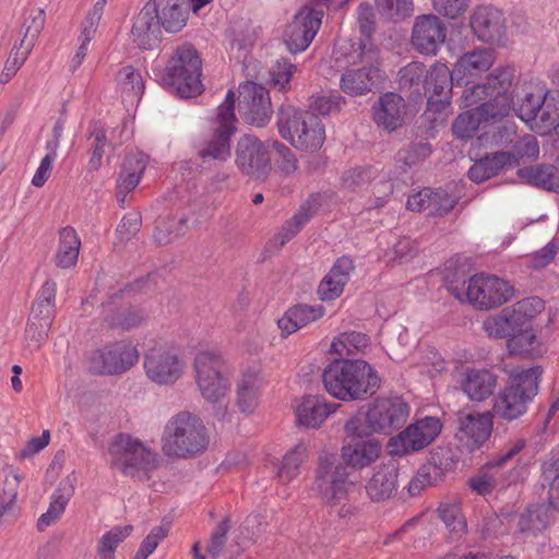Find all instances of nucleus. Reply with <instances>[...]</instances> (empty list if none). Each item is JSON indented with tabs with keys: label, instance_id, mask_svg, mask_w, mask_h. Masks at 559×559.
<instances>
[{
	"label": "nucleus",
	"instance_id": "1",
	"mask_svg": "<svg viewBox=\"0 0 559 559\" xmlns=\"http://www.w3.org/2000/svg\"><path fill=\"white\" fill-rule=\"evenodd\" d=\"M326 391L341 401L365 400L381 384L377 371L361 359H335L322 373Z\"/></svg>",
	"mask_w": 559,
	"mask_h": 559
},
{
	"label": "nucleus",
	"instance_id": "2",
	"mask_svg": "<svg viewBox=\"0 0 559 559\" xmlns=\"http://www.w3.org/2000/svg\"><path fill=\"white\" fill-rule=\"evenodd\" d=\"M162 443L166 456L190 459L206 450L210 437L200 417L190 412H179L166 423Z\"/></svg>",
	"mask_w": 559,
	"mask_h": 559
},
{
	"label": "nucleus",
	"instance_id": "3",
	"mask_svg": "<svg viewBox=\"0 0 559 559\" xmlns=\"http://www.w3.org/2000/svg\"><path fill=\"white\" fill-rule=\"evenodd\" d=\"M108 455L112 468L140 480L148 479L158 466V454L127 433L116 436L109 444Z\"/></svg>",
	"mask_w": 559,
	"mask_h": 559
},
{
	"label": "nucleus",
	"instance_id": "4",
	"mask_svg": "<svg viewBox=\"0 0 559 559\" xmlns=\"http://www.w3.org/2000/svg\"><path fill=\"white\" fill-rule=\"evenodd\" d=\"M354 488L355 484L349 480L346 466L338 463L334 454L321 453L312 490L329 507L341 506L337 511L341 518H345L352 512L350 506H347L345 501Z\"/></svg>",
	"mask_w": 559,
	"mask_h": 559
},
{
	"label": "nucleus",
	"instance_id": "5",
	"mask_svg": "<svg viewBox=\"0 0 559 559\" xmlns=\"http://www.w3.org/2000/svg\"><path fill=\"white\" fill-rule=\"evenodd\" d=\"M540 367L514 370L509 384L495 399L492 416L512 421L527 411L528 402L537 394Z\"/></svg>",
	"mask_w": 559,
	"mask_h": 559
},
{
	"label": "nucleus",
	"instance_id": "6",
	"mask_svg": "<svg viewBox=\"0 0 559 559\" xmlns=\"http://www.w3.org/2000/svg\"><path fill=\"white\" fill-rule=\"evenodd\" d=\"M194 380L201 396L209 403L222 402L229 393L233 371L216 350H200L193 361Z\"/></svg>",
	"mask_w": 559,
	"mask_h": 559
},
{
	"label": "nucleus",
	"instance_id": "7",
	"mask_svg": "<svg viewBox=\"0 0 559 559\" xmlns=\"http://www.w3.org/2000/svg\"><path fill=\"white\" fill-rule=\"evenodd\" d=\"M202 60L190 44L178 46L165 67L163 83L176 90L182 98H190L203 92Z\"/></svg>",
	"mask_w": 559,
	"mask_h": 559
},
{
	"label": "nucleus",
	"instance_id": "8",
	"mask_svg": "<svg viewBox=\"0 0 559 559\" xmlns=\"http://www.w3.org/2000/svg\"><path fill=\"white\" fill-rule=\"evenodd\" d=\"M449 292L459 300H467L479 310L499 307L513 296V286L509 282L485 274H476L468 280L467 287L460 290L449 286Z\"/></svg>",
	"mask_w": 559,
	"mask_h": 559
},
{
	"label": "nucleus",
	"instance_id": "9",
	"mask_svg": "<svg viewBox=\"0 0 559 559\" xmlns=\"http://www.w3.org/2000/svg\"><path fill=\"white\" fill-rule=\"evenodd\" d=\"M344 429L346 437L342 447V459L346 466L362 469L379 459L382 445L366 431L361 415L349 418Z\"/></svg>",
	"mask_w": 559,
	"mask_h": 559
},
{
	"label": "nucleus",
	"instance_id": "10",
	"mask_svg": "<svg viewBox=\"0 0 559 559\" xmlns=\"http://www.w3.org/2000/svg\"><path fill=\"white\" fill-rule=\"evenodd\" d=\"M408 404L400 396L378 397L361 415L369 433L392 435L401 429L409 416Z\"/></svg>",
	"mask_w": 559,
	"mask_h": 559
},
{
	"label": "nucleus",
	"instance_id": "11",
	"mask_svg": "<svg viewBox=\"0 0 559 559\" xmlns=\"http://www.w3.org/2000/svg\"><path fill=\"white\" fill-rule=\"evenodd\" d=\"M277 128L284 140H325V126L319 116L282 106L278 111Z\"/></svg>",
	"mask_w": 559,
	"mask_h": 559
},
{
	"label": "nucleus",
	"instance_id": "12",
	"mask_svg": "<svg viewBox=\"0 0 559 559\" xmlns=\"http://www.w3.org/2000/svg\"><path fill=\"white\" fill-rule=\"evenodd\" d=\"M441 429L442 424L438 417L427 416L418 419L390 439V454L402 456L423 450L439 436Z\"/></svg>",
	"mask_w": 559,
	"mask_h": 559
},
{
	"label": "nucleus",
	"instance_id": "13",
	"mask_svg": "<svg viewBox=\"0 0 559 559\" xmlns=\"http://www.w3.org/2000/svg\"><path fill=\"white\" fill-rule=\"evenodd\" d=\"M514 68L500 66L492 70L485 79L484 84L489 92L490 99L480 104V110L493 118H502L511 110L512 98L509 90L514 79Z\"/></svg>",
	"mask_w": 559,
	"mask_h": 559
},
{
	"label": "nucleus",
	"instance_id": "14",
	"mask_svg": "<svg viewBox=\"0 0 559 559\" xmlns=\"http://www.w3.org/2000/svg\"><path fill=\"white\" fill-rule=\"evenodd\" d=\"M138 358L135 346L119 342L94 352L90 357V370L97 374H120L129 370Z\"/></svg>",
	"mask_w": 559,
	"mask_h": 559
},
{
	"label": "nucleus",
	"instance_id": "15",
	"mask_svg": "<svg viewBox=\"0 0 559 559\" xmlns=\"http://www.w3.org/2000/svg\"><path fill=\"white\" fill-rule=\"evenodd\" d=\"M238 107L242 119L258 128L266 126L273 114L269 91L249 81L239 86Z\"/></svg>",
	"mask_w": 559,
	"mask_h": 559
},
{
	"label": "nucleus",
	"instance_id": "16",
	"mask_svg": "<svg viewBox=\"0 0 559 559\" xmlns=\"http://www.w3.org/2000/svg\"><path fill=\"white\" fill-rule=\"evenodd\" d=\"M185 361L171 349L154 348L144 356L146 377L157 385H173L183 374Z\"/></svg>",
	"mask_w": 559,
	"mask_h": 559
},
{
	"label": "nucleus",
	"instance_id": "17",
	"mask_svg": "<svg viewBox=\"0 0 559 559\" xmlns=\"http://www.w3.org/2000/svg\"><path fill=\"white\" fill-rule=\"evenodd\" d=\"M497 60L492 48L476 47L464 52L454 63L452 80L456 86H467L488 72Z\"/></svg>",
	"mask_w": 559,
	"mask_h": 559
},
{
	"label": "nucleus",
	"instance_id": "18",
	"mask_svg": "<svg viewBox=\"0 0 559 559\" xmlns=\"http://www.w3.org/2000/svg\"><path fill=\"white\" fill-rule=\"evenodd\" d=\"M322 16L323 12L313 8L299 10L285 31V43L290 52L297 53L309 47L321 26Z\"/></svg>",
	"mask_w": 559,
	"mask_h": 559
},
{
	"label": "nucleus",
	"instance_id": "19",
	"mask_svg": "<svg viewBox=\"0 0 559 559\" xmlns=\"http://www.w3.org/2000/svg\"><path fill=\"white\" fill-rule=\"evenodd\" d=\"M447 38V26L439 15L424 14L416 17L412 44L421 55L436 56Z\"/></svg>",
	"mask_w": 559,
	"mask_h": 559
},
{
	"label": "nucleus",
	"instance_id": "20",
	"mask_svg": "<svg viewBox=\"0 0 559 559\" xmlns=\"http://www.w3.org/2000/svg\"><path fill=\"white\" fill-rule=\"evenodd\" d=\"M456 438L462 448L473 452L479 449L492 431V414L460 411L457 413Z\"/></svg>",
	"mask_w": 559,
	"mask_h": 559
},
{
	"label": "nucleus",
	"instance_id": "21",
	"mask_svg": "<svg viewBox=\"0 0 559 559\" xmlns=\"http://www.w3.org/2000/svg\"><path fill=\"white\" fill-rule=\"evenodd\" d=\"M153 2L163 29L168 34H177L187 26L190 12L198 13L211 0H154Z\"/></svg>",
	"mask_w": 559,
	"mask_h": 559
},
{
	"label": "nucleus",
	"instance_id": "22",
	"mask_svg": "<svg viewBox=\"0 0 559 559\" xmlns=\"http://www.w3.org/2000/svg\"><path fill=\"white\" fill-rule=\"evenodd\" d=\"M130 38L138 48L143 50H152L159 45L163 38V26L154 2H146L133 17Z\"/></svg>",
	"mask_w": 559,
	"mask_h": 559
},
{
	"label": "nucleus",
	"instance_id": "23",
	"mask_svg": "<svg viewBox=\"0 0 559 559\" xmlns=\"http://www.w3.org/2000/svg\"><path fill=\"white\" fill-rule=\"evenodd\" d=\"M236 164L242 174L254 180H265L272 169L264 142H238Z\"/></svg>",
	"mask_w": 559,
	"mask_h": 559
},
{
	"label": "nucleus",
	"instance_id": "24",
	"mask_svg": "<svg viewBox=\"0 0 559 559\" xmlns=\"http://www.w3.org/2000/svg\"><path fill=\"white\" fill-rule=\"evenodd\" d=\"M471 27L479 40L500 43L506 33L503 13L491 5H479L471 16Z\"/></svg>",
	"mask_w": 559,
	"mask_h": 559
},
{
	"label": "nucleus",
	"instance_id": "25",
	"mask_svg": "<svg viewBox=\"0 0 559 559\" xmlns=\"http://www.w3.org/2000/svg\"><path fill=\"white\" fill-rule=\"evenodd\" d=\"M107 0H97L90 8L80 24V34L78 36L79 47L71 60V70L75 71L85 60L88 45L94 39L99 22L103 17Z\"/></svg>",
	"mask_w": 559,
	"mask_h": 559
},
{
	"label": "nucleus",
	"instance_id": "26",
	"mask_svg": "<svg viewBox=\"0 0 559 559\" xmlns=\"http://www.w3.org/2000/svg\"><path fill=\"white\" fill-rule=\"evenodd\" d=\"M406 114V103L404 98L396 93H385L374 107L376 123L388 130L394 131L402 127Z\"/></svg>",
	"mask_w": 559,
	"mask_h": 559
},
{
	"label": "nucleus",
	"instance_id": "27",
	"mask_svg": "<svg viewBox=\"0 0 559 559\" xmlns=\"http://www.w3.org/2000/svg\"><path fill=\"white\" fill-rule=\"evenodd\" d=\"M340 406L338 403H328L322 396H306L297 406V421L307 428H318Z\"/></svg>",
	"mask_w": 559,
	"mask_h": 559
},
{
	"label": "nucleus",
	"instance_id": "28",
	"mask_svg": "<svg viewBox=\"0 0 559 559\" xmlns=\"http://www.w3.org/2000/svg\"><path fill=\"white\" fill-rule=\"evenodd\" d=\"M399 467L390 462L378 467L366 484V492L372 501L391 498L397 490Z\"/></svg>",
	"mask_w": 559,
	"mask_h": 559
},
{
	"label": "nucleus",
	"instance_id": "29",
	"mask_svg": "<svg viewBox=\"0 0 559 559\" xmlns=\"http://www.w3.org/2000/svg\"><path fill=\"white\" fill-rule=\"evenodd\" d=\"M324 314V307L321 305H298L289 308L285 314L278 319L277 326L284 336L290 335L307 324L317 321Z\"/></svg>",
	"mask_w": 559,
	"mask_h": 559
},
{
	"label": "nucleus",
	"instance_id": "30",
	"mask_svg": "<svg viewBox=\"0 0 559 559\" xmlns=\"http://www.w3.org/2000/svg\"><path fill=\"white\" fill-rule=\"evenodd\" d=\"M211 130L216 140H230L237 132L235 116V93L229 90L224 102L217 107L216 116L211 122Z\"/></svg>",
	"mask_w": 559,
	"mask_h": 559
},
{
	"label": "nucleus",
	"instance_id": "31",
	"mask_svg": "<svg viewBox=\"0 0 559 559\" xmlns=\"http://www.w3.org/2000/svg\"><path fill=\"white\" fill-rule=\"evenodd\" d=\"M559 128V93L550 92L545 98L531 130L540 136H547Z\"/></svg>",
	"mask_w": 559,
	"mask_h": 559
},
{
	"label": "nucleus",
	"instance_id": "32",
	"mask_svg": "<svg viewBox=\"0 0 559 559\" xmlns=\"http://www.w3.org/2000/svg\"><path fill=\"white\" fill-rule=\"evenodd\" d=\"M115 297L104 305L106 314L105 321L111 328L130 330L139 326L145 319V314L141 309L134 307L114 308Z\"/></svg>",
	"mask_w": 559,
	"mask_h": 559
},
{
	"label": "nucleus",
	"instance_id": "33",
	"mask_svg": "<svg viewBox=\"0 0 559 559\" xmlns=\"http://www.w3.org/2000/svg\"><path fill=\"white\" fill-rule=\"evenodd\" d=\"M378 74L379 69L374 67L347 71L341 78V88L352 96L364 95L371 91Z\"/></svg>",
	"mask_w": 559,
	"mask_h": 559
},
{
	"label": "nucleus",
	"instance_id": "34",
	"mask_svg": "<svg viewBox=\"0 0 559 559\" xmlns=\"http://www.w3.org/2000/svg\"><path fill=\"white\" fill-rule=\"evenodd\" d=\"M497 378L488 370H471L463 382V391L473 401H484L492 394Z\"/></svg>",
	"mask_w": 559,
	"mask_h": 559
},
{
	"label": "nucleus",
	"instance_id": "35",
	"mask_svg": "<svg viewBox=\"0 0 559 559\" xmlns=\"http://www.w3.org/2000/svg\"><path fill=\"white\" fill-rule=\"evenodd\" d=\"M73 492L74 486L70 479L60 481L57 490L52 495L47 512L38 519L37 526L39 531H44L61 516Z\"/></svg>",
	"mask_w": 559,
	"mask_h": 559
},
{
	"label": "nucleus",
	"instance_id": "36",
	"mask_svg": "<svg viewBox=\"0 0 559 559\" xmlns=\"http://www.w3.org/2000/svg\"><path fill=\"white\" fill-rule=\"evenodd\" d=\"M428 69L420 61H412L400 69L397 74L399 86L412 95H420L425 90Z\"/></svg>",
	"mask_w": 559,
	"mask_h": 559
},
{
	"label": "nucleus",
	"instance_id": "37",
	"mask_svg": "<svg viewBox=\"0 0 559 559\" xmlns=\"http://www.w3.org/2000/svg\"><path fill=\"white\" fill-rule=\"evenodd\" d=\"M480 110V105L472 110L460 114L453 124L452 133L457 140H471L479 129L481 121L496 120Z\"/></svg>",
	"mask_w": 559,
	"mask_h": 559
},
{
	"label": "nucleus",
	"instance_id": "38",
	"mask_svg": "<svg viewBox=\"0 0 559 559\" xmlns=\"http://www.w3.org/2000/svg\"><path fill=\"white\" fill-rule=\"evenodd\" d=\"M81 241L72 227H64L60 231V242L56 253V264L62 269L75 265L79 257Z\"/></svg>",
	"mask_w": 559,
	"mask_h": 559
},
{
	"label": "nucleus",
	"instance_id": "39",
	"mask_svg": "<svg viewBox=\"0 0 559 559\" xmlns=\"http://www.w3.org/2000/svg\"><path fill=\"white\" fill-rule=\"evenodd\" d=\"M380 169L373 165L355 166L343 171L340 187L343 190L357 191L380 177Z\"/></svg>",
	"mask_w": 559,
	"mask_h": 559
},
{
	"label": "nucleus",
	"instance_id": "40",
	"mask_svg": "<svg viewBox=\"0 0 559 559\" xmlns=\"http://www.w3.org/2000/svg\"><path fill=\"white\" fill-rule=\"evenodd\" d=\"M187 222L185 216L159 217L153 234L154 241L158 246H166L173 242L186 233Z\"/></svg>",
	"mask_w": 559,
	"mask_h": 559
},
{
	"label": "nucleus",
	"instance_id": "41",
	"mask_svg": "<svg viewBox=\"0 0 559 559\" xmlns=\"http://www.w3.org/2000/svg\"><path fill=\"white\" fill-rule=\"evenodd\" d=\"M542 485L548 489L549 506L559 511V452H552L542 466Z\"/></svg>",
	"mask_w": 559,
	"mask_h": 559
},
{
	"label": "nucleus",
	"instance_id": "42",
	"mask_svg": "<svg viewBox=\"0 0 559 559\" xmlns=\"http://www.w3.org/2000/svg\"><path fill=\"white\" fill-rule=\"evenodd\" d=\"M549 91L542 86H535L531 91H527L524 97L521 99L518 108V117L527 124L531 129V124L539 114L542 105L547 97Z\"/></svg>",
	"mask_w": 559,
	"mask_h": 559
},
{
	"label": "nucleus",
	"instance_id": "43",
	"mask_svg": "<svg viewBox=\"0 0 559 559\" xmlns=\"http://www.w3.org/2000/svg\"><path fill=\"white\" fill-rule=\"evenodd\" d=\"M260 380L255 372H245L237 384V405L243 413H250L257 405Z\"/></svg>",
	"mask_w": 559,
	"mask_h": 559
},
{
	"label": "nucleus",
	"instance_id": "44",
	"mask_svg": "<svg viewBox=\"0 0 559 559\" xmlns=\"http://www.w3.org/2000/svg\"><path fill=\"white\" fill-rule=\"evenodd\" d=\"M549 523L547 511L540 507H532L522 512L518 521V532L524 537L536 536Z\"/></svg>",
	"mask_w": 559,
	"mask_h": 559
},
{
	"label": "nucleus",
	"instance_id": "45",
	"mask_svg": "<svg viewBox=\"0 0 559 559\" xmlns=\"http://www.w3.org/2000/svg\"><path fill=\"white\" fill-rule=\"evenodd\" d=\"M451 84H454L452 71L445 63L436 61L428 71L425 90L431 91L432 96H441L444 91H451Z\"/></svg>",
	"mask_w": 559,
	"mask_h": 559
},
{
	"label": "nucleus",
	"instance_id": "46",
	"mask_svg": "<svg viewBox=\"0 0 559 559\" xmlns=\"http://www.w3.org/2000/svg\"><path fill=\"white\" fill-rule=\"evenodd\" d=\"M439 518L455 538H460L466 531V520L457 502H442L438 508Z\"/></svg>",
	"mask_w": 559,
	"mask_h": 559
},
{
	"label": "nucleus",
	"instance_id": "47",
	"mask_svg": "<svg viewBox=\"0 0 559 559\" xmlns=\"http://www.w3.org/2000/svg\"><path fill=\"white\" fill-rule=\"evenodd\" d=\"M46 21L45 11L40 8H33L28 11L22 26L23 37L19 43L33 49Z\"/></svg>",
	"mask_w": 559,
	"mask_h": 559
},
{
	"label": "nucleus",
	"instance_id": "48",
	"mask_svg": "<svg viewBox=\"0 0 559 559\" xmlns=\"http://www.w3.org/2000/svg\"><path fill=\"white\" fill-rule=\"evenodd\" d=\"M307 456V448L299 443L290 451H288L283 457L282 464L277 471V478L282 483H288L293 480L298 474L301 463Z\"/></svg>",
	"mask_w": 559,
	"mask_h": 559
},
{
	"label": "nucleus",
	"instance_id": "49",
	"mask_svg": "<svg viewBox=\"0 0 559 559\" xmlns=\"http://www.w3.org/2000/svg\"><path fill=\"white\" fill-rule=\"evenodd\" d=\"M452 112L450 97L445 95L444 98L435 99V96H431L427 102V108L423 117L429 122L428 128L433 130L443 126Z\"/></svg>",
	"mask_w": 559,
	"mask_h": 559
},
{
	"label": "nucleus",
	"instance_id": "50",
	"mask_svg": "<svg viewBox=\"0 0 559 559\" xmlns=\"http://www.w3.org/2000/svg\"><path fill=\"white\" fill-rule=\"evenodd\" d=\"M369 338L360 332L341 333L331 344V350L337 355H353L368 346Z\"/></svg>",
	"mask_w": 559,
	"mask_h": 559
},
{
	"label": "nucleus",
	"instance_id": "51",
	"mask_svg": "<svg viewBox=\"0 0 559 559\" xmlns=\"http://www.w3.org/2000/svg\"><path fill=\"white\" fill-rule=\"evenodd\" d=\"M536 336L527 329L516 331L508 338L507 346L512 355L533 356L538 353Z\"/></svg>",
	"mask_w": 559,
	"mask_h": 559
},
{
	"label": "nucleus",
	"instance_id": "52",
	"mask_svg": "<svg viewBox=\"0 0 559 559\" xmlns=\"http://www.w3.org/2000/svg\"><path fill=\"white\" fill-rule=\"evenodd\" d=\"M366 45L361 41L357 44V47L353 43H341L335 46L333 57L335 66L343 68L345 64H357L364 61L366 56Z\"/></svg>",
	"mask_w": 559,
	"mask_h": 559
},
{
	"label": "nucleus",
	"instance_id": "53",
	"mask_svg": "<svg viewBox=\"0 0 559 559\" xmlns=\"http://www.w3.org/2000/svg\"><path fill=\"white\" fill-rule=\"evenodd\" d=\"M31 51V48H26V46L21 43L14 44L0 73V84H7L11 81L24 64Z\"/></svg>",
	"mask_w": 559,
	"mask_h": 559
},
{
	"label": "nucleus",
	"instance_id": "54",
	"mask_svg": "<svg viewBox=\"0 0 559 559\" xmlns=\"http://www.w3.org/2000/svg\"><path fill=\"white\" fill-rule=\"evenodd\" d=\"M116 80L121 91L132 97L139 98L144 92L143 79L131 66L121 68L117 73Z\"/></svg>",
	"mask_w": 559,
	"mask_h": 559
},
{
	"label": "nucleus",
	"instance_id": "55",
	"mask_svg": "<svg viewBox=\"0 0 559 559\" xmlns=\"http://www.w3.org/2000/svg\"><path fill=\"white\" fill-rule=\"evenodd\" d=\"M22 475L15 469H9L5 473L2 491L0 493V503L4 507L5 514L10 513L16 502Z\"/></svg>",
	"mask_w": 559,
	"mask_h": 559
},
{
	"label": "nucleus",
	"instance_id": "56",
	"mask_svg": "<svg viewBox=\"0 0 559 559\" xmlns=\"http://www.w3.org/2000/svg\"><path fill=\"white\" fill-rule=\"evenodd\" d=\"M376 7L380 14L391 20H402L414 11L413 0H376Z\"/></svg>",
	"mask_w": 559,
	"mask_h": 559
},
{
	"label": "nucleus",
	"instance_id": "57",
	"mask_svg": "<svg viewBox=\"0 0 559 559\" xmlns=\"http://www.w3.org/2000/svg\"><path fill=\"white\" fill-rule=\"evenodd\" d=\"M197 150L203 164L224 162L231 154L229 142H200Z\"/></svg>",
	"mask_w": 559,
	"mask_h": 559
},
{
	"label": "nucleus",
	"instance_id": "58",
	"mask_svg": "<svg viewBox=\"0 0 559 559\" xmlns=\"http://www.w3.org/2000/svg\"><path fill=\"white\" fill-rule=\"evenodd\" d=\"M472 4V0H431L433 10L439 16L448 20H457L465 15Z\"/></svg>",
	"mask_w": 559,
	"mask_h": 559
},
{
	"label": "nucleus",
	"instance_id": "59",
	"mask_svg": "<svg viewBox=\"0 0 559 559\" xmlns=\"http://www.w3.org/2000/svg\"><path fill=\"white\" fill-rule=\"evenodd\" d=\"M310 218V213L302 211V207L300 206L299 211L288 219L276 234L275 240L280 242L281 247H283L301 230Z\"/></svg>",
	"mask_w": 559,
	"mask_h": 559
},
{
	"label": "nucleus",
	"instance_id": "60",
	"mask_svg": "<svg viewBox=\"0 0 559 559\" xmlns=\"http://www.w3.org/2000/svg\"><path fill=\"white\" fill-rule=\"evenodd\" d=\"M483 326L489 336L496 338H510L515 333L504 310L497 316L487 318Z\"/></svg>",
	"mask_w": 559,
	"mask_h": 559
},
{
	"label": "nucleus",
	"instance_id": "61",
	"mask_svg": "<svg viewBox=\"0 0 559 559\" xmlns=\"http://www.w3.org/2000/svg\"><path fill=\"white\" fill-rule=\"evenodd\" d=\"M296 72V66L288 59L282 58L271 69V82L278 91H285Z\"/></svg>",
	"mask_w": 559,
	"mask_h": 559
},
{
	"label": "nucleus",
	"instance_id": "62",
	"mask_svg": "<svg viewBox=\"0 0 559 559\" xmlns=\"http://www.w3.org/2000/svg\"><path fill=\"white\" fill-rule=\"evenodd\" d=\"M338 202V195L334 191H323L310 194L305 203L301 204L302 211L310 213L312 217L319 209L331 210Z\"/></svg>",
	"mask_w": 559,
	"mask_h": 559
},
{
	"label": "nucleus",
	"instance_id": "63",
	"mask_svg": "<svg viewBox=\"0 0 559 559\" xmlns=\"http://www.w3.org/2000/svg\"><path fill=\"white\" fill-rule=\"evenodd\" d=\"M431 146L428 142H412L408 148L399 152V160L405 166H413L424 160L431 154Z\"/></svg>",
	"mask_w": 559,
	"mask_h": 559
},
{
	"label": "nucleus",
	"instance_id": "64",
	"mask_svg": "<svg viewBox=\"0 0 559 559\" xmlns=\"http://www.w3.org/2000/svg\"><path fill=\"white\" fill-rule=\"evenodd\" d=\"M488 160L489 169L493 176H497L506 168H512L519 165L520 154L512 152H496L484 156Z\"/></svg>",
	"mask_w": 559,
	"mask_h": 559
}]
</instances>
